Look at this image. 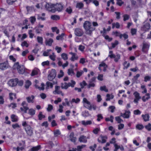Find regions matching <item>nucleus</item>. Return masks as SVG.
<instances>
[{"label":"nucleus","instance_id":"1","mask_svg":"<svg viewBox=\"0 0 151 151\" xmlns=\"http://www.w3.org/2000/svg\"><path fill=\"white\" fill-rule=\"evenodd\" d=\"M83 27L86 30V34L91 35L92 32L95 29V28L93 27L91 23L88 21H86L84 23Z\"/></svg>","mask_w":151,"mask_h":151},{"label":"nucleus","instance_id":"2","mask_svg":"<svg viewBox=\"0 0 151 151\" xmlns=\"http://www.w3.org/2000/svg\"><path fill=\"white\" fill-rule=\"evenodd\" d=\"M13 69H17L18 72L21 74H23L25 72V68L23 65H21L19 64V62L15 63L13 66Z\"/></svg>","mask_w":151,"mask_h":151},{"label":"nucleus","instance_id":"3","mask_svg":"<svg viewBox=\"0 0 151 151\" xmlns=\"http://www.w3.org/2000/svg\"><path fill=\"white\" fill-rule=\"evenodd\" d=\"M82 102L84 106L89 110H92V106L91 103L87 99L84 98L83 99Z\"/></svg>","mask_w":151,"mask_h":151},{"label":"nucleus","instance_id":"4","mask_svg":"<svg viewBox=\"0 0 151 151\" xmlns=\"http://www.w3.org/2000/svg\"><path fill=\"white\" fill-rule=\"evenodd\" d=\"M133 95L134 97L133 101L135 103L137 104L141 98L140 94L137 92L135 91L133 93Z\"/></svg>","mask_w":151,"mask_h":151},{"label":"nucleus","instance_id":"5","mask_svg":"<svg viewBox=\"0 0 151 151\" xmlns=\"http://www.w3.org/2000/svg\"><path fill=\"white\" fill-rule=\"evenodd\" d=\"M10 67L8 61L0 63V69L2 70L7 69Z\"/></svg>","mask_w":151,"mask_h":151},{"label":"nucleus","instance_id":"6","mask_svg":"<svg viewBox=\"0 0 151 151\" xmlns=\"http://www.w3.org/2000/svg\"><path fill=\"white\" fill-rule=\"evenodd\" d=\"M54 5L51 4H47L45 5V8L47 10L52 12H54Z\"/></svg>","mask_w":151,"mask_h":151},{"label":"nucleus","instance_id":"7","mask_svg":"<svg viewBox=\"0 0 151 151\" xmlns=\"http://www.w3.org/2000/svg\"><path fill=\"white\" fill-rule=\"evenodd\" d=\"M56 75V71L54 69L51 70L50 74L48 76V79L50 81L52 80L55 77Z\"/></svg>","mask_w":151,"mask_h":151},{"label":"nucleus","instance_id":"8","mask_svg":"<svg viewBox=\"0 0 151 151\" xmlns=\"http://www.w3.org/2000/svg\"><path fill=\"white\" fill-rule=\"evenodd\" d=\"M18 83V79H14L10 80L8 82V85L10 86H16Z\"/></svg>","mask_w":151,"mask_h":151},{"label":"nucleus","instance_id":"9","mask_svg":"<svg viewBox=\"0 0 151 151\" xmlns=\"http://www.w3.org/2000/svg\"><path fill=\"white\" fill-rule=\"evenodd\" d=\"M74 33L76 35L80 37L83 35V31L81 28H76L75 29Z\"/></svg>","mask_w":151,"mask_h":151},{"label":"nucleus","instance_id":"10","mask_svg":"<svg viewBox=\"0 0 151 151\" xmlns=\"http://www.w3.org/2000/svg\"><path fill=\"white\" fill-rule=\"evenodd\" d=\"M25 130L27 134L29 136H32L33 134L32 129L29 125H27L25 128Z\"/></svg>","mask_w":151,"mask_h":151},{"label":"nucleus","instance_id":"11","mask_svg":"<svg viewBox=\"0 0 151 151\" xmlns=\"http://www.w3.org/2000/svg\"><path fill=\"white\" fill-rule=\"evenodd\" d=\"M150 25L149 23H145L142 27H141V30L144 32L147 31L150 28Z\"/></svg>","mask_w":151,"mask_h":151},{"label":"nucleus","instance_id":"12","mask_svg":"<svg viewBox=\"0 0 151 151\" xmlns=\"http://www.w3.org/2000/svg\"><path fill=\"white\" fill-rule=\"evenodd\" d=\"M107 139L106 136H100L98 138V141L99 142L104 143L106 142Z\"/></svg>","mask_w":151,"mask_h":151},{"label":"nucleus","instance_id":"13","mask_svg":"<svg viewBox=\"0 0 151 151\" xmlns=\"http://www.w3.org/2000/svg\"><path fill=\"white\" fill-rule=\"evenodd\" d=\"M130 112L129 110H125V113H121L120 116L123 117L124 118L128 119L129 118Z\"/></svg>","mask_w":151,"mask_h":151},{"label":"nucleus","instance_id":"14","mask_svg":"<svg viewBox=\"0 0 151 151\" xmlns=\"http://www.w3.org/2000/svg\"><path fill=\"white\" fill-rule=\"evenodd\" d=\"M54 10L58 12L61 11L63 9V6L61 4H57L54 5Z\"/></svg>","mask_w":151,"mask_h":151},{"label":"nucleus","instance_id":"15","mask_svg":"<svg viewBox=\"0 0 151 151\" xmlns=\"http://www.w3.org/2000/svg\"><path fill=\"white\" fill-rule=\"evenodd\" d=\"M69 54L72 55V57L70 58V60L71 61H74L75 60H78V57L76 53L70 52H69Z\"/></svg>","mask_w":151,"mask_h":151},{"label":"nucleus","instance_id":"16","mask_svg":"<svg viewBox=\"0 0 151 151\" xmlns=\"http://www.w3.org/2000/svg\"><path fill=\"white\" fill-rule=\"evenodd\" d=\"M149 45L145 42H144L142 44V50L143 52H146L148 49Z\"/></svg>","mask_w":151,"mask_h":151},{"label":"nucleus","instance_id":"17","mask_svg":"<svg viewBox=\"0 0 151 151\" xmlns=\"http://www.w3.org/2000/svg\"><path fill=\"white\" fill-rule=\"evenodd\" d=\"M87 138H89L88 137L86 138V136L82 135L80 137L79 139V141L81 142L86 143L87 142Z\"/></svg>","mask_w":151,"mask_h":151},{"label":"nucleus","instance_id":"18","mask_svg":"<svg viewBox=\"0 0 151 151\" xmlns=\"http://www.w3.org/2000/svg\"><path fill=\"white\" fill-rule=\"evenodd\" d=\"M101 67H102L103 68V70L104 71H106V68L107 67V65L104 63L102 62L99 65V69L100 70H101L102 69Z\"/></svg>","mask_w":151,"mask_h":151},{"label":"nucleus","instance_id":"19","mask_svg":"<svg viewBox=\"0 0 151 151\" xmlns=\"http://www.w3.org/2000/svg\"><path fill=\"white\" fill-rule=\"evenodd\" d=\"M114 146L115 149H114V151H117L119 149H120L121 150L123 151L124 150V147L122 145H119L116 143L115 144Z\"/></svg>","mask_w":151,"mask_h":151},{"label":"nucleus","instance_id":"20","mask_svg":"<svg viewBox=\"0 0 151 151\" xmlns=\"http://www.w3.org/2000/svg\"><path fill=\"white\" fill-rule=\"evenodd\" d=\"M60 87L59 86H56L55 87V90L53 91L54 94H60L61 93V91L60 90Z\"/></svg>","mask_w":151,"mask_h":151},{"label":"nucleus","instance_id":"21","mask_svg":"<svg viewBox=\"0 0 151 151\" xmlns=\"http://www.w3.org/2000/svg\"><path fill=\"white\" fill-rule=\"evenodd\" d=\"M40 72V70L39 69L37 68H35L32 71L31 76H32L36 75L38 74Z\"/></svg>","mask_w":151,"mask_h":151},{"label":"nucleus","instance_id":"22","mask_svg":"<svg viewBox=\"0 0 151 151\" xmlns=\"http://www.w3.org/2000/svg\"><path fill=\"white\" fill-rule=\"evenodd\" d=\"M142 117L145 122H147L149 121L150 117L148 114H142Z\"/></svg>","mask_w":151,"mask_h":151},{"label":"nucleus","instance_id":"23","mask_svg":"<svg viewBox=\"0 0 151 151\" xmlns=\"http://www.w3.org/2000/svg\"><path fill=\"white\" fill-rule=\"evenodd\" d=\"M53 42V40L51 38H50L48 39H46L45 40V43L46 45L51 46L52 43Z\"/></svg>","mask_w":151,"mask_h":151},{"label":"nucleus","instance_id":"24","mask_svg":"<svg viewBox=\"0 0 151 151\" xmlns=\"http://www.w3.org/2000/svg\"><path fill=\"white\" fill-rule=\"evenodd\" d=\"M81 123L83 125L86 126L89 125H91L92 124V121L91 120L84 121H81Z\"/></svg>","mask_w":151,"mask_h":151},{"label":"nucleus","instance_id":"25","mask_svg":"<svg viewBox=\"0 0 151 151\" xmlns=\"http://www.w3.org/2000/svg\"><path fill=\"white\" fill-rule=\"evenodd\" d=\"M150 98V94L149 93H147L145 96L142 97V99L144 102H145Z\"/></svg>","mask_w":151,"mask_h":151},{"label":"nucleus","instance_id":"26","mask_svg":"<svg viewBox=\"0 0 151 151\" xmlns=\"http://www.w3.org/2000/svg\"><path fill=\"white\" fill-rule=\"evenodd\" d=\"M34 96L32 95L31 96H29L26 98L27 101L29 103L34 102L33 99H34Z\"/></svg>","mask_w":151,"mask_h":151},{"label":"nucleus","instance_id":"27","mask_svg":"<svg viewBox=\"0 0 151 151\" xmlns=\"http://www.w3.org/2000/svg\"><path fill=\"white\" fill-rule=\"evenodd\" d=\"M74 134L73 132L71 133L70 135V139L73 142H75L76 141V138L74 137Z\"/></svg>","mask_w":151,"mask_h":151},{"label":"nucleus","instance_id":"28","mask_svg":"<svg viewBox=\"0 0 151 151\" xmlns=\"http://www.w3.org/2000/svg\"><path fill=\"white\" fill-rule=\"evenodd\" d=\"M11 118L12 119V122H16L18 120V116L13 114L11 115Z\"/></svg>","mask_w":151,"mask_h":151},{"label":"nucleus","instance_id":"29","mask_svg":"<svg viewBox=\"0 0 151 151\" xmlns=\"http://www.w3.org/2000/svg\"><path fill=\"white\" fill-rule=\"evenodd\" d=\"M9 96L10 99L11 100L16 98V94L15 93L10 92L9 93Z\"/></svg>","mask_w":151,"mask_h":151},{"label":"nucleus","instance_id":"30","mask_svg":"<svg viewBox=\"0 0 151 151\" xmlns=\"http://www.w3.org/2000/svg\"><path fill=\"white\" fill-rule=\"evenodd\" d=\"M28 113L31 116H33L35 114V111L33 109L31 108L28 109Z\"/></svg>","mask_w":151,"mask_h":151},{"label":"nucleus","instance_id":"31","mask_svg":"<svg viewBox=\"0 0 151 151\" xmlns=\"http://www.w3.org/2000/svg\"><path fill=\"white\" fill-rule=\"evenodd\" d=\"M83 4L82 2H78L76 4V7L78 9H81L83 7Z\"/></svg>","mask_w":151,"mask_h":151},{"label":"nucleus","instance_id":"32","mask_svg":"<svg viewBox=\"0 0 151 151\" xmlns=\"http://www.w3.org/2000/svg\"><path fill=\"white\" fill-rule=\"evenodd\" d=\"M20 109L21 111L23 112L24 113H27V111L29 109V108L27 106H24L23 107H21Z\"/></svg>","mask_w":151,"mask_h":151},{"label":"nucleus","instance_id":"33","mask_svg":"<svg viewBox=\"0 0 151 151\" xmlns=\"http://www.w3.org/2000/svg\"><path fill=\"white\" fill-rule=\"evenodd\" d=\"M114 58V61L115 62H117L120 58V55L119 54H117L115 55L113 57Z\"/></svg>","mask_w":151,"mask_h":151},{"label":"nucleus","instance_id":"34","mask_svg":"<svg viewBox=\"0 0 151 151\" xmlns=\"http://www.w3.org/2000/svg\"><path fill=\"white\" fill-rule=\"evenodd\" d=\"M76 82L74 81L73 80H71L70 83H67V85L68 87V88L70 86L72 87H73L76 84Z\"/></svg>","mask_w":151,"mask_h":151},{"label":"nucleus","instance_id":"35","mask_svg":"<svg viewBox=\"0 0 151 151\" xmlns=\"http://www.w3.org/2000/svg\"><path fill=\"white\" fill-rule=\"evenodd\" d=\"M82 115L84 117H86L90 116L89 112L87 111H85L82 112Z\"/></svg>","mask_w":151,"mask_h":151},{"label":"nucleus","instance_id":"36","mask_svg":"<svg viewBox=\"0 0 151 151\" xmlns=\"http://www.w3.org/2000/svg\"><path fill=\"white\" fill-rule=\"evenodd\" d=\"M38 117L40 120H41L43 119L45 117V115L43 114L42 112L40 111L38 115Z\"/></svg>","mask_w":151,"mask_h":151},{"label":"nucleus","instance_id":"37","mask_svg":"<svg viewBox=\"0 0 151 151\" xmlns=\"http://www.w3.org/2000/svg\"><path fill=\"white\" fill-rule=\"evenodd\" d=\"M37 39L38 42L41 44H42L43 43V38L41 37L37 36Z\"/></svg>","mask_w":151,"mask_h":151},{"label":"nucleus","instance_id":"38","mask_svg":"<svg viewBox=\"0 0 151 151\" xmlns=\"http://www.w3.org/2000/svg\"><path fill=\"white\" fill-rule=\"evenodd\" d=\"M30 21L31 22V23L32 24H34L35 22L36 21V19L35 16H32L31 17L29 18Z\"/></svg>","mask_w":151,"mask_h":151},{"label":"nucleus","instance_id":"39","mask_svg":"<svg viewBox=\"0 0 151 151\" xmlns=\"http://www.w3.org/2000/svg\"><path fill=\"white\" fill-rule=\"evenodd\" d=\"M41 87H40L38 86L36 84L35 85V86L36 88H38L40 90H43L45 89L44 84L43 83H42L41 84Z\"/></svg>","mask_w":151,"mask_h":151},{"label":"nucleus","instance_id":"40","mask_svg":"<svg viewBox=\"0 0 151 151\" xmlns=\"http://www.w3.org/2000/svg\"><path fill=\"white\" fill-rule=\"evenodd\" d=\"M28 33L29 35V37L30 38H32L35 35L33 31L32 30H29L28 31Z\"/></svg>","mask_w":151,"mask_h":151},{"label":"nucleus","instance_id":"41","mask_svg":"<svg viewBox=\"0 0 151 151\" xmlns=\"http://www.w3.org/2000/svg\"><path fill=\"white\" fill-rule=\"evenodd\" d=\"M51 18L53 20H57L60 19V17L58 15H53L51 16Z\"/></svg>","mask_w":151,"mask_h":151},{"label":"nucleus","instance_id":"42","mask_svg":"<svg viewBox=\"0 0 151 151\" xmlns=\"http://www.w3.org/2000/svg\"><path fill=\"white\" fill-rule=\"evenodd\" d=\"M62 58L64 60H67L68 59V55L65 53H63L61 54Z\"/></svg>","mask_w":151,"mask_h":151},{"label":"nucleus","instance_id":"43","mask_svg":"<svg viewBox=\"0 0 151 151\" xmlns=\"http://www.w3.org/2000/svg\"><path fill=\"white\" fill-rule=\"evenodd\" d=\"M46 84L47 85V86L46 87V89H48L49 88H52L53 87V84L52 83L47 82Z\"/></svg>","mask_w":151,"mask_h":151},{"label":"nucleus","instance_id":"44","mask_svg":"<svg viewBox=\"0 0 151 151\" xmlns=\"http://www.w3.org/2000/svg\"><path fill=\"white\" fill-rule=\"evenodd\" d=\"M50 59L53 61H54L55 60L56 55L55 54V53L53 52H52V54L49 55Z\"/></svg>","mask_w":151,"mask_h":151},{"label":"nucleus","instance_id":"45","mask_svg":"<svg viewBox=\"0 0 151 151\" xmlns=\"http://www.w3.org/2000/svg\"><path fill=\"white\" fill-rule=\"evenodd\" d=\"M51 49L47 50L46 51L44 52L43 53V55L45 56H48L50 54V52L51 51Z\"/></svg>","mask_w":151,"mask_h":151},{"label":"nucleus","instance_id":"46","mask_svg":"<svg viewBox=\"0 0 151 151\" xmlns=\"http://www.w3.org/2000/svg\"><path fill=\"white\" fill-rule=\"evenodd\" d=\"M80 101V99L79 98H77L76 99H72L70 101V103L71 104H72L73 103H75L77 104Z\"/></svg>","mask_w":151,"mask_h":151},{"label":"nucleus","instance_id":"47","mask_svg":"<svg viewBox=\"0 0 151 151\" xmlns=\"http://www.w3.org/2000/svg\"><path fill=\"white\" fill-rule=\"evenodd\" d=\"M123 65L124 66V69H127L129 67L130 63H128L127 61H125Z\"/></svg>","mask_w":151,"mask_h":151},{"label":"nucleus","instance_id":"48","mask_svg":"<svg viewBox=\"0 0 151 151\" xmlns=\"http://www.w3.org/2000/svg\"><path fill=\"white\" fill-rule=\"evenodd\" d=\"M61 86L62 89H66L68 88L67 83H62Z\"/></svg>","mask_w":151,"mask_h":151},{"label":"nucleus","instance_id":"49","mask_svg":"<svg viewBox=\"0 0 151 151\" xmlns=\"http://www.w3.org/2000/svg\"><path fill=\"white\" fill-rule=\"evenodd\" d=\"M112 28L114 29V27L116 28H119L120 27V24L118 22H116V23H113L112 24Z\"/></svg>","mask_w":151,"mask_h":151},{"label":"nucleus","instance_id":"50","mask_svg":"<svg viewBox=\"0 0 151 151\" xmlns=\"http://www.w3.org/2000/svg\"><path fill=\"white\" fill-rule=\"evenodd\" d=\"M66 12L69 14H71L73 11L71 7L69 6L67 7L65 10Z\"/></svg>","mask_w":151,"mask_h":151},{"label":"nucleus","instance_id":"51","mask_svg":"<svg viewBox=\"0 0 151 151\" xmlns=\"http://www.w3.org/2000/svg\"><path fill=\"white\" fill-rule=\"evenodd\" d=\"M40 146L38 145L37 146L33 147L31 149L32 151H37L40 148Z\"/></svg>","mask_w":151,"mask_h":151},{"label":"nucleus","instance_id":"52","mask_svg":"<svg viewBox=\"0 0 151 151\" xmlns=\"http://www.w3.org/2000/svg\"><path fill=\"white\" fill-rule=\"evenodd\" d=\"M54 134L55 137H56L60 135L61 133L59 130H56L54 131Z\"/></svg>","mask_w":151,"mask_h":151},{"label":"nucleus","instance_id":"53","mask_svg":"<svg viewBox=\"0 0 151 151\" xmlns=\"http://www.w3.org/2000/svg\"><path fill=\"white\" fill-rule=\"evenodd\" d=\"M34 29L35 30V32L37 34H41L42 30L37 27H35Z\"/></svg>","mask_w":151,"mask_h":151},{"label":"nucleus","instance_id":"54","mask_svg":"<svg viewBox=\"0 0 151 151\" xmlns=\"http://www.w3.org/2000/svg\"><path fill=\"white\" fill-rule=\"evenodd\" d=\"M106 100L109 101L110 99H113L114 97V96L112 95H110L109 94H107L106 95Z\"/></svg>","mask_w":151,"mask_h":151},{"label":"nucleus","instance_id":"55","mask_svg":"<svg viewBox=\"0 0 151 151\" xmlns=\"http://www.w3.org/2000/svg\"><path fill=\"white\" fill-rule=\"evenodd\" d=\"M113 116H111L109 118H106L105 120L106 122L110 121L112 123L113 122Z\"/></svg>","mask_w":151,"mask_h":151},{"label":"nucleus","instance_id":"56","mask_svg":"<svg viewBox=\"0 0 151 151\" xmlns=\"http://www.w3.org/2000/svg\"><path fill=\"white\" fill-rule=\"evenodd\" d=\"M31 84V83L29 81H27L26 82L25 87L26 88H29Z\"/></svg>","mask_w":151,"mask_h":151},{"label":"nucleus","instance_id":"57","mask_svg":"<svg viewBox=\"0 0 151 151\" xmlns=\"http://www.w3.org/2000/svg\"><path fill=\"white\" fill-rule=\"evenodd\" d=\"M64 35L65 34L64 33H62L60 35L57 37L56 39L58 40H62L63 39V37Z\"/></svg>","mask_w":151,"mask_h":151},{"label":"nucleus","instance_id":"58","mask_svg":"<svg viewBox=\"0 0 151 151\" xmlns=\"http://www.w3.org/2000/svg\"><path fill=\"white\" fill-rule=\"evenodd\" d=\"M114 34V35L116 36H119V37L120 39L122 38V34H121L119 32L117 31H116L113 33Z\"/></svg>","mask_w":151,"mask_h":151},{"label":"nucleus","instance_id":"59","mask_svg":"<svg viewBox=\"0 0 151 151\" xmlns=\"http://www.w3.org/2000/svg\"><path fill=\"white\" fill-rule=\"evenodd\" d=\"M68 75L72 76L74 74L73 70L72 69H69L68 70Z\"/></svg>","mask_w":151,"mask_h":151},{"label":"nucleus","instance_id":"60","mask_svg":"<svg viewBox=\"0 0 151 151\" xmlns=\"http://www.w3.org/2000/svg\"><path fill=\"white\" fill-rule=\"evenodd\" d=\"M59 108L58 109V111L60 113H62L63 111V106L62 105L60 104L59 106Z\"/></svg>","mask_w":151,"mask_h":151},{"label":"nucleus","instance_id":"61","mask_svg":"<svg viewBox=\"0 0 151 151\" xmlns=\"http://www.w3.org/2000/svg\"><path fill=\"white\" fill-rule=\"evenodd\" d=\"M145 127L148 131L151 130V124L150 123H148L145 126Z\"/></svg>","mask_w":151,"mask_h":151},{"label":"nucleus","instance_id":"62","mask_svg":"<svg viewBox=\"0 0 151 151\" xmlns=\"http://www.w3.org/2000/svg\"><path fill=\"white\" fill-rule=\"evenodd\" d=\"M151 78V77L149 76H146L144 78V81L147 82L148 81H149Z\"/></svg>","mask_w":151,"mask_h":151},{"label":"nucleus","instance_id":"63","mask_svg":"<svg viewBox=\"0 0 151 151\" xmlns=\"http://www.w3.org/2000/svg\"><path fill=\"white\" fill-rule=\"evenodd\" d=\"M83 73V71L81 70L80 71H77L76 73V76L78 78L80 77Z\"/></svg>","mask_w":151,"mask_h":151},{"label":"nucleus","instance_id":"64","mask_svg":"<svg viewBox=\"0 0 151 151\" xmlns=\"http://www.w3.org/2000/svg\"><path fill=\"white\" fill-rule=\"evenodd\" d=\"M136 128L139 130H140L144 128V126L142 124H137L136 126Z\"/></svg>","mask_w":151,"mask_h":151}]
</instances>
